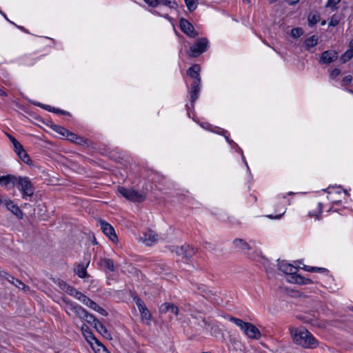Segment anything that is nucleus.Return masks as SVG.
Here are the masks:
<instances>
[{
  "label": "nucleus",
  "instance_id": "obj_1",
  "mask_svg": "<svg viewBox=\"0 0 353 353\" xmlns=\"http://www.w3.org/2000/svg\"><path fill=\"white\" fill-rule=\"evenodd\" d=\"M205 299L199 297L196 294H192L187 303L185 304V308L192 312L191 314L192 320L190 323L192 325H197L199 329H205L210 325V323L201 314L205 307Z\"/></svg>",
  "mask_w": 353,
  "mask_h": 353
},
{
  "label": "nucleus",
  "instance_id": "obj_2",
  "mask_svg": "<svg viewBox=\"0 0 353 353\" xmlns=\"http://www.w3.org/2000/svg\"><path fill=\"white\" fill-rule=\"evenodd\" d=\"M291 334L294 342L305 348L313 349L319 345L318 341L303 327L291 330Z\"/></svg>",
  "mask_w": 353,
  "mask_h": 353
},
{
  "label": "nucleus",
  "instance_id": "obj_3",
  "mask_svg": "<svg viewBox=\"0 0 353 353\" xmlns=\"http://www.w3.org/2000/svg\"><path fill=\"white\" fill-rule=\"evenodd\" d=\"M15 186L22 192V197L31 196L34 194V188L27 176H17Z\"/></svg>",
  "mask_w": 353,
  "mask_h": 353
},
{
  "label": "nucleus",
  "instance_id": "obj_4",
  "mask_svg": "<svg viewBox=\"0 0 353 353\" xmlns=\"http://www.w3.org/2000/svg\"><path fill=\"white\" fill-rule=\"evenodd\" d=\"M208 40L205 37L199 38L196 42L190 47L189 56L198 57L208 49Z\"/></svg>",
  "mask_w": 353,
  "mask_h": 353
},
{
  "label": "nucleus",
  "instance_id": "obj_5",
  "mask_svg": "<svg viewBox=\"0 0 353 353\" xmlns=\"http://www.w3.org/2000/svg\"><path fill=\"white\" fill-rule=\"evenodd\" d=\"M118 192L126 199L132 202H143L145 199V194L139 192L133 189H128L125 187L119 186Z\"/></svg>",
  "mask_w": 353,
  "mask_h": 353
},
{
  "label": "nucleus",
  "instance_id": "obj_6",
  "mask_svg": "<svg viewBox=\"0 0 353 353\" xmlns=\"http://www.w3.org/2000/svg\"><path fill=\"white\" fill-rule=\"evenodd\" d=\"M179 26L181 30L190 37L196 38L199 35V33L195 31L192 24L184 18L180 19Z\"/></svg>",
  "mask_w": 353,
  "mask_h": 353
},
{
  "label": "nucleus",
  "instance_id": "obj_7",
  "mask_svg": "<svg viewBox=\"0 0 353 353\" xmlns=\"http://www.w3.org/2000/svg\"><path fill=\"white\" fill-rule=\"evenodd\" d=\"M244 334L250 339L259 340L261 337L259 330L252 323L244 322Z\"/></svg>",
  "mask_w": 353,
  "mask_h": 353
},
{
  "label": "nucleus",
  "instance_id": "obj_8",
  "mask_svg": "<svg viewBox=\"0 0 353 353\" xmlns=\"http://www.w3.org/2000/svg\"><path fill=\"white\" fill-rule=\"evenodd\" d=\"M63 301L68 306V308L73 311L78 318L83 320L84 317H85L86 314H88V311L83 307L68 299H64Z\"/></svg>",
  "mask_w": 353,
  "mask_h": 353
},
{
  "label": "nucleus",
  "instance_id": "obj_9",
  "mask_svg": "<svg viewBox=\"0 0 353 353\" xmlns=\"http://www.w3.org/2000/svg\"><path fill=\"white\" fill-rule=\"evenodd\" d=\"M99 225L104 234H105L112 242H117L118 237L115 233L114 228L103 220L99 221Z\"/></svg>",
  "mask_w": 353,
  "mask_h": 353
},
{
  "label": "nucleus",
  "instance_id": "obj_10",
  "mask_svg": "<svg viewBox=\"0 0 353 353\" xmlns=\"http://www.w3.org/2000/svg\"><path fill=\"white\" fill-rule=\"evenodd\" d=\"M133 301L135 302L137 306L138 307V309L141 313V318L143 319L149 320L150 319L151 314L143 301L138 296H134L133 297Z\"/></svg>",
  "mask_w": 353,
  "mask_h": 353
},
{
  "label": "nucleus",
  "instance_id": "obj_11",
  "mask_svg": "<svg viewBox=\"0 0 353 353\" xmlns=\"http://www.w3.org/2000/svg\"><path fill=\"white\" fill-rule=\"evenodd\" d=\"M243 343L239 337H236L234 335H230V340L228 344L229 351L233 353H241L242 352Z\"/></svg>",
  "mask_w": 353,
  "mask_h": 353
},
{
  "label": "nucleus",
  "instance_id": "obj_12",
  "mask_svg": "<svg viewBox=\"0 0 353 353\" xmlns=\"http://www.w3.org/2000/svg\"><path fill=\"white\" fill-rule=\"evenodd\" d=\"M82 303L92 309L93 310L99 312L102 316H106L108 315V313L105 310L100 307L96 302L91 300L87 296L85 299H83Z\"/></svg>",
  "mask_w": 353,
  "mask_h": 353
},
{
  "label": "nucleus",
  "instance_id": "obj_13",
  "mask_svg": "<svg viewBox=\"0 0 353 353\" xmlns=\"http://www.w3.org/2000/svg\"><path fill=\"white\" fill-rule=\"evenodd\" d=\"M337 52L334 51H324L321 56L320 62L323 64H329L336 60Z\"/></svg>",
  "mask_w": 353,
  "mask_h": 353
},
{
  "label": "nucleus",
  "instance_id": "obj_14",
  "mask_svg": "<svg viewBox=\"0 0 353 353\" xmlns=\"http://www.w3.org/2000/svg\"><path fill=\"white\" fill-rule=\"evenodd\" d=\"M200 71V65L199 64H194L187 70V74L194 79L193 82L201 83Z\"/></svg>",
  "mask_w": 353,
  "mask_h": 353
},
{
  "label": "nucleus",
  "instance_id": "obj_15",
  "mask_svg": "<svg viewBox=\"0 0 353 353\" xmlns=\"http://www.w3.org/2000/svg\"><path fill=\"white\" fill-rule=\"evenodd\" d=\"M5 205L6 208L12 212L13 214H14L17 218L21 219H23V212L21 209L14 203V202L11 200H5Z\"/></svg>",
  "mask_w": 353,
  "mask_h": 353
},
{
  "label": "nucleus",
  "instance_id": "obj_16",
  "mask_svg": "<svg viewBox=\"0 0 353 353\" xmlns=\"http://www.w3.org/2000/svg\"><path fill=\"white\" fill-rule=\"evenodd\" d=\"M16 179L17 176L12 174L0 176V185L8 188H13L15 186Z\"/></svg>",
  "mask_w": 353,
  "mask_h": 353
},
{
  "label": "nucleus",
  "instance_id": "obj_17",
  "mask_svg": "<svg viewBox=\"0 0 353 353\" xmlns=\"http://www.w3.org/2000/svg\"><path fill=\"white\" fill-rule=\"evenodd\" d=\"M157 240V234L152 230H148L144 233L143 241L148 246H151Z\"/></svg>",
  "mask_w": 353,
  "mask_h": 353
},
{
  "label": "nucleus",
  "instance_id": "obj_18",
  "mask_svg": "<svg viewBox=\"0 0 353 353\" xmlns=\"http://www.w3.org/2000/svg\"><path fill=\"white\" fill-rule=\"evenodd\" d=\"M199 297H203L205 300H208L212 303H217L216 301V294L215 292H212V290H208L207 288L203 290L199 295H198Z\"/></svg>",
  "mask_w": 353,
  "mask_h": 353
},
{
  "label": "nucleus",
  "instance_id": "obj_19",
  "mask_svg": "<svg viewBox=\"0 0 353 353\" xmlns=\"http://www.w3.org/2000/svg\"><path fill=\"white\" fill-rule=\"evenodd\" d=\"M200 84L201 83L192 82L191 85L190 99L192 106L193 103L199 97V94L200 92Z\"/></svg>",
  "mask_w": 353,
  "mask_h": 353
},
{
  "label": "nucleus",
  "instance_id": "obj_20",
  "mask_svg": "<svg viewBox=\"0 0 353 353\" xmlns=\"http://www.w3.org/2000/svg\"><path fill=\"white\" fill-rule=\"evenodd\" d=\"M96 330L101 334L105 339L111 340L112 335L110 332L107 330V328L104 326L103 323L100 321L97 322L95 326L94 327Z\"/></svg>",
  "mask_w": 353,
  "mask_h": 353
},
{
  "label": "nucleus",
  "instance_id": "obj_21",
  "mask_svg": "<svg viewBox=\"0 0 353 353\" xmlns=\"http://www.w3.org/2000/svg\"><path fill=\"white\" fill-rule=\"evenodd\" d=\"M90 261H88L86 265H85L83 263H79L76 268H74V271L76 274L79 276V277L81 279H85L88 277V274L86 271V268L89 265Z\"/></svg>",
  "mask_w": 353,
  "mask_h": 353
},
{
  "label": "nucleus",
  "instance_id": "obj_22",
  "mask_svg": "<svg viewBox=\"0 0 353 353\" xmlns=\"http://www.w3.org/2000/svg\"><path fill=\"white\" fill-rule=\"evenodd\" d=\"M66 292L70 296H72L77 299L81 303L83 299H85L86 296L85 294H83V293H81V292H79V290H77L76 288L71 285H69V287H68Z\"/></svg>",
  "mask_w": 353,
  "mask_h": 353
},
{
  "label": "nucleus",
  "instance_id": "obj_23",
  "mask_svg": "<svg viewBox=\"0 0 353 353\" xmlns=\"http://www.w3.org/2000/svg\"><path fill=\"white\" fill-rule=\"evenodd\" d=\"M81 331L88 342L90 343L91 345H93V342L92 340L94 339L96 336L93 334L89 327L87 325L83 324L81 326Z\"/></svg>",
  "mask_w": 353,
  "mask_h": 353
},
{
  "label": "nucleus",
  "instance_id": "obj_24",
  "mask_svg": "<svg viewBox=\"0 0 353 353\" xmlns=\"http://www.w3.org/2000/svg\"><path fill=\"white\" fill-rule=\"evenodd\" d=\"M279 270L287 274H292L295 278L296 268L291 264L285 263L279 265Z\"/></svg>",
  "mask_w": 353,
  "mask_h": 353
},
{
  "label": "nucleus",
  "instance_id": "obj_25",
  "mask_svg": "<svg viewBox=\"0 0 353 353\" xmlns=\"http://www.w3.org/2000/svg\"><path fill=\"white\" fill-rule=\"evenodd\" d=\"M15 153L17 154L18 157L25 163L30 165L32 163V160L30 156L24 150L23 147H22L21 150L15 151Z\"/></svg>",
  "mask_w": 353,
  "mask_h": 353
},
{
  "label": "nucleus",
  "instance_id": "obj_26",
  "mask_svg": "<svg viewBox=\"0 0 353 353\" xmlns=\"http://www.w3.org/2000/svg\"><path fill=\"white\" fill-rule=\"evenodd\" d=\"M99 265L110 272L114 271V265L112 259L104 258L100 260Z\"/></svg>",
  "mask_w": 353,
  "mask_h": 353
},
{
  "label": "nucleus",
  "instance_id": "obj_27",
  "mask_svg": "<svg viewBox=\"0 0 353 353\" xmlns=\"http://www.w3.org/2000/svg\"><path fill=\"white\" fill-rule=\"evenodd\" d=\"M318 43V37L313 35L305 40L304 45L306 50H310L311 48L314 47Z\"/></svg>",
  "mask_w": 353,
  "mask_h": 353
},
{
  "label": "nucleus",
  "instance_id": "obj_28",
  "mask_svg": "<svg viewBox=\"0 0 353 353\" xmlns=\"http://www.w3.org/2000/svg\"><path fill=\"white\" fill-rule=\"evenodd\" d=\"M186 246L185 245L181 246L171 245L168 247V249L172 252H175L178 256H182L184 258V252Z\"/></svg>",
  "mask_w": 353,
  "mask_h": 353
},
{
  "label": "nucleus",
  "instance_id": "obj_29",
  "mask_svg": "<svg viewBox=\"0 0 353 353\" xmlns=\"http://www.w3.org/2000/svg\"><path fill=\"white\" fill-rule=\"evenodd\" d=\"M92 341L93 342L92 347L95 352H101V350L104 352L106 349V347L97 338L95 337Z\"/></svg>",
  "mask_w": 353,
  "mask_h": 353
},
{
  "label": "nucleus",
  "instance_id": "obj_30",
  "mask_svg": "<svg viewBox=\"0 0 353 353\" xmlns=\"http://www.w3.org/2000/svg\"><path fill=\"white\" fill-rule=\"evenodd\" d=\"M186 248H185V253H184V259L185 260L190 259L193 255L195 254L196 252V249L190 246L189 245H185Z\"/></svg>",
  "mask_w": 353,
  "mask_h": 353
},
{
  "label": "nucleus",
  "instance_id": "obj_31",
  "mask_svg": "<svg viewBox=\"0 0 353 353\" xmlns=\"http://www.w3.org/2000/svg\"><path fill=\"white\" fill-rule=\"evenodd\" d=\"M184 1L190 12L194 11L199 4V0H184Z\"/></svg>",
  "mask_w": 353,
  "mask_h": 353
},
{
  "label": "nucleus",
  "instance_id": "obj_32",
  "mask_svg": "<svg viewBox=\"0 0 353 353\" xmlns=\"http://www.w3.org/2000/svg\"><path fill=\"white\" fill-rule=\"evenodd\" d=\"M7 136L12 144L14 152L22 149L23 146L13 136L9 134Z\"/></svg>",
  "mask_w": 353,
  "mask_h": 353
},
{
  "label": "nucleus",
  "instance_id": "obj_33",
  "mask_svg": "<svg viewBox=\"0 0 353 353\" xmlns=\"http://www.w3.org/2000/svg\"><path fill=\"white\" fill-rule=\"evenodd\" d=\"M83 320L86 321L90 325H93L94 327L95 326L97 322L99 321L92 314H90L88 312Z\"/></svg>",
  "mask_w": 353,
  "mask_h": 353
},
{
  "label": "nucleus",
  "instance_id": "obj_34",
  "mask_svg": "<svg viewBox=\"0 0 353 353\" xmlns=\"http://www.w3.org/2000/svg\"><path fill=\"white\" fill-rule=\"evenodd\" d=\"M353 57V52L352 50H346L340 57V60L343 63H345Z\"/></svg>",
  "mask_w": 353,
  "mask_h": 353
},
{
  "label": "nucleus",
  "instance_id": "obj_35",
  "mask_svg": "<svg viewBox=\"0 0 353 353\" xmlns=\"http://www.w3.org/2000/svg\"><path fill=\"white\" fill-rule=\"evenodd\" d=\"M52 128L54 131L59 133L61 136L66 137V134L68 132V130L66 128L58 125H53L52 126Z\"/></svg>",
  "mask_w": 353,
  "mask_h": 353
},
{
  "label": "nucleus",
  "instance_id": "obj_36",
  "mask_svg": "<svg viewBox=\"0 0 353 353\" xmlns=\"http://www.w3.org/2000/svg\"><path fill=\"white\" fill-rule=\"evenodd\" d=\"M160 1V4H163L165 6L169 7L172 9H176L178 7V4L175 1L172 0H159Z\"/></svg>",
  "mask_w": 353,
  "mask_h": 353
},
{
  "label": "nucleus",
  "instance_id": "obj_37",
  "mask_svg": "<svg viewBox=\"0 0 353 353\" xmlns=\"http://www.w3.org/2000/svg\"><path fill=\"white\" fill-rule=\"evenodd\" d=\"M12 284H13L14 285H15L17 288H18L19 289H22L24 291H28L29 290L30 288L29 286L25 285L21 281H20L19 279H15L14 278V281L13 283H11Z\"/></svg>",
  "mask_w": 353,
  "mask_h": 353
},
{
  "label": "nucleus",
  "instance_id": "obj_38",
  "mask_svg": "<svg viewBox=\"0 0 353 353\" xmlns=\"http://www.w3.org/2000/svg\"><path fill=\"white\" fill-rule=\"evenodd\" d=\"M304 33L303 30L301 28H294L291 30L290 35L293 38H299Z\"/></svg>",
  "mask_w": 353,
  "mask_h": 353
},
{
  "label": "nucleus",
  "instance_id": "obj_39",
  "mask_svg": "<svg viewBox=\"0 0 353 353\" xmlns=\"http://www.w3.org/2000/svg\"><path fill=\"white\" fill-rule=\"evenodd\" d=\"M319 15L316 16L315 14H310L307 17L308 24L310 26H314L319 20Z\"/></svg>",
  "mask_w": 353,
  "mask_h": 353
},
{
  "label": "nucleus",
  "instance_id": "obj_40",
  "mask_svg": "<svg viewBox=\"0 0 353 353\" xmlns=\"http://www.w3.org/2000/svg\"><path fill=\"white\" fill-rule=\"evenodd\" d=\"M295 282L299 284H308L311 283L312 281L310 279H305L302 276L296 275L295 276Z\"/></svg>",
  "mask_w": 353,
  "mask_h": 353
},
{
  "label": "nucleus",
  "instance_id": "obj_41",
  "mask_svg": "<svg viewBox=\"0 0 353 353\" xmlns=\"http://www.w3.org/2000/svg\"><path fill=\"white\" fill-rule=\"evenodd\" d=\"M227 318L229 319L230 321L236 324L238 327H239L241 330H243V320H241L240 319H237L236 317H233L230 315H228Z\"/></svg>",
  "mask_w": 353,
  "mask_h": 353
},
{
  "label": "nucleus",
  "instance_id": "obj_42",
  "mask_svg": "<svg viewBox=\"0 0 353 353\" xmlns=\"http://www.w3.org/2000/svg\"><path fill=\"white\" fill-rule=\"evenodd\" d=\"M170 303H163L160 307H159V310L161 312V313H167L170 311Z\"/></svg>",
  "mask_w": 353,
  "mask_h": 353
},
{
  "label": "nucleus",
  "instance_id": "obj_43",
  "mask_svg": "<svg viewBox=\"0 0 353 353\" xmlns=\"http://www.w3.org/2000/svg\"><path fill=\"white\" fill-rule=\"evenodd\" d=\"M77 134L70 132L68 130V133L66 134V139L69 140L71 142L74 143L75 140L77 139Z\"/></svg>",
  "mask_w": 353,
  "mask_h": 353
},
{
  "label": "nucleus",
  "instance_id": "obj_44",
  "mask_svg": "<svg viewBox=\"0 0 353 353\" xmlns=\"http://www.w3.org/2000/svg\"><path fill=\"white\" fill-rule=\"evenodd\" d=\"M144 1L150 6L155 8L160 4L159 0H144Z\"/></svg>",
  "mask_w": 353,
  "mask_h": 353
},
{
  "label": "nucleus",
  "instance_id": "obj_45",
  "mask_svg": "<svg viewBox=\"0 0 353 353\" xmlns=\"http://www.w3.org/2000/svg\"><path fill=\"white\" fill-rule=\"evenodd\" d=\"M352 81V77L351 75H347L345 77H343V80H342V82H343V85H350Z\"/></svg>",
  "mask_w": 353,
  "mask_h": 353
},
{
  "label": "nucleus",
  "instance_id": "obj_46",
  "mask_svg": "<svg viewBox=\"0 0 353 353\" xmlns=\"http://www.w3.org/2000/svg\"><path fill=\"white\" fill-rule=\"evenodd\" d=\"M87 141L88 140L86 139L77 135V139L75 140L74 143L78 145H83L87 143Z\"/></svg>",
  "mask_w": 353,
  "mask_h": 353
},
{
  "label": "nucleus",
  "instance_id": "obj_47",
  "mask_svg": "<svg viewBox=\"0 0 353 353\" xmlns=\"http://www.w3.org/2000/svg\"><path fill=\"white\" fill-rule=\"evenodd\" d=\"M52 112H54L58 114L70 115V113L68 112H66V111L61 110V109L55 108L54 107H53V108H52Z\"/></svg>",
  "mask_w": 353,
  "mask_h": 353
},
{
  "label": "nucleus",
  "instance_id": "obj_48",
  "mask_svg": "<svg viewBox=\"0 0 353 353\" xmlns=\"http://www.w3.org/2000/svg\"><path fill=\"white\" fill-rule=\"evenodd\" d=\"M58 285L61 290H65V292L68 289V287H69V285H70L65 281H64L63 280H59L58 282Z\"/></svg>",
  "mask_w": 353,
  "mask_h": 353
},
{
  "label": "nucleus",
  "instance_id": "obj_49",
  "mask_svg": "<svg viewBox=\"0 0 353 353\" xmlns=\"http://www.w3.org/2000/svg\"><path fill=\"white\" fill-rule=\"evenodd\" d=\"M170 311L171 313L175 314V315H177L178 313H179V308L177 306H176L173 303H170Z\"/></svg>",
  "mask_w": 353,
  "mask_h": 353
},
{
  "label": "nucleus",
  "instance_id": "obj_50",
  "mask_svg": "<svg viewBox=\"0 0 353 353\" xmlns=\"http://www.w3.org/2000/svg\"><path fill=\"white\" fill-rule=\"evenodd\" d=\"M312 270H313V272H319V273L328 272V270L324 268L314 267V268H312Z\"/></svg>",
  "mask_w": 353,
  "mask_h": 353
},
{
  "label": "nucleus",
  "instance_id": "obj_51",
  "mask_svg": "<svg viewBox=\"0 0 353 353\" xmlns=\"http://www.w3.org/2000/svg\"><path fill=\"white\" fill-rule=\"evenodd\" d=\"M234 245L236 248H241L243 246V239H235L233 241Z\"/></svg>",
  "mask_w": 353,
  "mask_h": 353
},
{
  "label": "nucleus",
  "instance_id": "obj_52",
  "mask_svg": "<svg viewBox=\"0 0 353 353\" xmlns=\"http://www.w3.org/2000/svg\"><path fill=\"white\" fill-rule=\"evenodd\" d=\"M339 23V20L335 17H332L330 21H329V26H336Z\"/></svg>",
  "mask_w": 353,
  "mask_h": 353
},
{
  "label": "nucleus",
  "instance_id": "obj_53",
  "mask_svg": "<svg viewBox=\"0 0 353 353\" xmlns=\"http://www.w3.org/2000/svg\"><path fill=\"white\" fill-rule=\"evenodd\" d=\"M34 104L39 107L43 108V109H45L49 112H52V108H53V107H51L48 105H43L41 103H35Z\"/></svg>",
  "mask_w": 353,
  "mask_h": 353
},
{
  "label": "nucleus",
  "instance_id": "obj_54",
  "mask_svg": "<svg viewBox=\"0 0 353 353\" xmlns=\"http://www.w3.org/2000/svg\"><path fill=\"white\" fill-rule=\"evenodd\" d=\"M206 288V287L203 285H200L196 287V290L194 292L193 294L199 295L200 293Z\"/></svg>",
  "mask_w": 353,
  "mask_h": 353
},
{
  "label": "nucleus",
  "instance_id": "obj_55",
  "mask_svg": "<svg viewBox=\"0 0 353 353\" xmlns=\"http://www.w3.org/2000/svg\"><path fill=\"white\" fill-rule=\"evenodd\" d=\"M341 0H328L326 6H334L338 4Z\"/></svg>",
  "mask_w": 353,
  "mask_h": 353
},
{
  "label": "nucleus",
  "instance_id": "obj_56",
  "mask_svg": "<svg viewBox=\"0 0 353 353\" xmlns=\"http://www.w3.org/2000/svg\"><path fill=\"white\" fill-rule=\"evenodd\" d=\"M341 74V70L339 68H335L331 72V77H336Z\"/></svg>",
  "mask_w": 353,
  "mask_h": 353
},
{
  "label": "nucleus",
  "instance_id": "obj_57",
  "mask_svg": "<svg viewBox=\"0 0 353 353\" xmlns=\"http://www.w3.org/2000/svg\"><path fill=\"white\" fill-rule=\"evenodd\" d=\"M219 134H222L225 136L227 141L230 143H231L232 141L229 139L228 136L227 135L228 132L226 130H222L221 132H218Z\"/></svg>",
  "mask_w": 353,
  "mask_h": 353
},
{
  "label": "nucleus",
  "instance_id": "obj_58",
  "mask_svg": "<svg viewBox=\"0 0 353 353\" xmlns=\"http://www.w3.org/2000/svg\"><path fill=\"white\" fill-rule=\"evenodd\" d=\"M285 213V211H283L282 213L278 214V215H276V216H272V215H268V217L270 218V219H280Z\"/></svg>",
  "mask_w": 353,
  "mask_h": 353
},
{
  "label": "nucleus",
  "instance_id": "obj_59",
  "mask_svg": "<svg viewBox=\"0 0 353 353\" xmlns=\"http://www.w3.org/2000/svg\"><path fill=\"white\" fill-rule=\"evenodd\" d=\"M312 268H314V267L308 266V265H304L303 269L307 272H313V270Z\"/></svg>",
  "mask_w": 353,
  "mask_h": 353
},
{
  "label": "nucleus",
  "instance_id": "obj_60",
  "mask_svg": "<svg viewBox=\"0 0 353 353\" xmlns=\"http://www.w3.org/2000/svg\"><path fill=\"white\" fill-rule=\"evenodd\" d=\"M299 0H286V1L290 4V5H293V4H295L296 3L299 2Z\"/></svg>",
  "mask_w": 353,
  "mask_h": 353
},
{
  "label": "nucleus",
  "instance_id": "obj_61",
  "mask_svg": "<svg viewBox=\"0 0 353 353\" xmlns=\"http://www.w3.org/2000/svg\"><path fill=\"white\" fill-rule=\"evenodd\" d=\"M349 49L350 50H352L353 52V39H352L349 43Z\"/></svg>",
  "mask_w": 353,
  "mask_h": 353
},
{
  "label": "nucleus",
  "instance_id": "obj_62",
  "mask_svg": "<svg viewBox=\"0 0 353 353\" xmlns=\"http://www.w3.org/2000/svg\"><path fill=\"white\" fill-rule=\"evenodd\" d=\"M0 96H6V93L5 92V91L1 90V88H0Z\"/></svg>",
  "mask_w": 353,
  "mask_h": 353
},
{
  "label": "nucleus",
  "instance_id": "obj_63",
  "mask_svg": "<svg viewBox=\"0 0 353 353\" xmlns=\"http://www.w3.org/2000/svg\"><path fill=\"white\" fill-rule=\"evenodd\" d=\"M243 245H244V249L246 248L247 249H250V246L248 243H246L245 242H244L243 243Z\"/></svg>",
  "mask_w": 353,
  "mask_h": 353
},
{
  "label": "nucleus",
  "instance_id": "obj_64",
  "mask_svg": "<svg viewBox=\"0 0 353 353\" xmlns=\"http://www.w3.org/2000/svg\"><path fill=\"white\" fill-rule=\"evenodd\" d=\"M103 353H110L109 351L108 350V349H105V351L103 352Z\"/></svg>",
  "mask_w": 353,
  "mask_h": 353
}]
</instances>
